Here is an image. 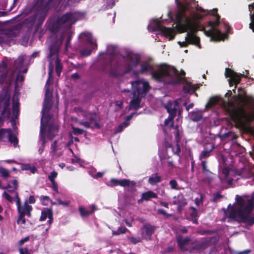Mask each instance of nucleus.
Here are the masks:
<instances>
[{
    "label": "nucleus",
    "instance_id": "obj_43",
    "mask_svg": "<svg viewBox=\"0 0 254 254\" xmlns=\"http://www.w3.org/2000/svg\"><path fill=\"white\" fill-rule=\"evenodd\" d=\"M72 128L73 132L75 134H82L84 132L83 129H80L78 127H74V126L72 125Z\"/></svg>",
    "mask_w": 254,
    "mask_h": 254
},
{
    "label": "nucleus",
    "instance_id": "obj_55",
    "mask_svg": "<svg viewBox=\"0 0 254 254\" xmlns=\"http://www.w3.org/2000/svg\"><path fill=\"white\" fill-rule=\"evenodd\" d=\"M158 212L159 213V214H161L166 217H169V215L168 214H167V213L163 209H159L158 210Z\"/></svg>",
    "mask_w": 254,
    "mask_h": 254
},
{
    "label": "nucleus",
    "instance_id": "obj_26",
    "mask_svg": "<svg viewBox=\"0 0 254 254\" xmlns=\"http://www.w3.org/2000/svg\"><path fill=\"white\" fill-rule=\"evenodd\" d=\"M157 195L152 191L149 190L142 194L141 198L143 200L148 201L151 198H157Z\"/></svg>",
    "mask_w": 254,
    "mask_h": 254
},
{
    "label": "nucleus",
    "instance_id": "obj_63",
    "mask_svg": "<svg viewBox=\"0 0 254 254\" xmlns=\"http://www.w3.org/2000/svg\"><path fill=\"white\" fill-rule=\"evenodd\" d=\"M29 201L30 203H34L35 202V198L33 196H31L29 198Z\"/></svg>",
    "mask_w": 254,
    "mask_h": 254
},
{
    "label": "nucleus",
    "instance_id": "obj_52",
    "mask_svg": "<svg viewBox=\"0 0 254 254\" xmlns=\"http://www.w3.org/2000/svg\"><path fill=\"white\" fill-rule=\"evenodd\" d=\"M30 166H31L28 164H24L22 165L21 169L23 170H29Z\"/></svg>",
    "mask_w": 254,
    "mask_h": 254
},
{
    "label": "nucleus",
    "instance_id": "obj_6",
    "mask_svg": "<svg viewBox=\"0 0 254 254\" xmlns=\"http://www.w3.org/2000/svg\"><path fill=\"white\" fill-rule=\"evenodd\" d=\"M83 17V14L79 12H76L73 13H68L63 15L58 18L56 22H53L51 27L52 31L54 32L56 31H61L62 34L60 38L56 42L53 41L50 46L52 47H58L62 44L65 34L68 35L66 40V46L67 47L70 40L69 28L77 20Z\"/></svg>",
    "mask_w": 254,
    "mask_h": 254
},
{
    "label": "nucleus",
    "instance_id": "obj_47",
    "mask_svg": "<svg viewBox=\"0 0 254 254\" xmlns=\"http://www.w3.org/2000/svg\"><path fill=\"white\" fill-rule=\"evenodd\" d=\"M209 156V151H202V152L201 153L200 156H199V158L200 159H202V158H206V157H207Z\"/></svg>",
    "mask_w": 254,
    "mask_h": 254
},
{
    "label": "nucleus",
    "instance_id": "obj_64",
    "mask_svg": "<svg viewBox=\"0 0 254 254\" xmlns=\"http://www.w3.org/2000/svg\"><path fill=\"white\" fill-rule=\"evenodd\" d=\"M71 76L74 78H78L79 77V75L77 73H74Z\"/></svg>",
    "mask_w": 254,
    "mask_h": 254
},
{
    "label": "nucleus",
    "instance_id": "obj_59",
    "mask_svg": "<svg viewBox=\"0 0 254 254\" xmlns=\"http://www.w3.org/2000/svg\"><path fill=\"white\" fill-rule=\"evenodd\" d=\"M251 252V250H246L242 252H239V254H249Z\"/></svg>",
    "mask_w": 254,
    "mask_h": 254
},
{
    "label": "nucleus",
    "instance_id": "obj_7",
    "mask_svg": "<svg viewBox=\"0 0 254 254\" xmlns=\"http://www.w3.org/2000/svg\"><path fill=\"white\" fill-rule=\"evenodd\" d=\"M140 60L139 55L132 52H127L121 58L116 56L111 61V66L113 68H123L126 72L133 71Z\"/></svg>",
    "mask_w": 254,
    "mask_h": 254
},
{
    "label": "nucleus",
    "instance_id": "obj_8",
    "mask_svg": "<svg viewBox=\"0 0 254 254\" xmlns=\"http://www.w3.org/2000/svg\"><path fill=\"white\" fill-rule=\"evenodd\" d=\"M132 100L130 101L129 109H137L140 107L141 99L144 97L150 89L149 83L143 79L137 80L131 82Z\"/></svg>",
    "mask_w": 254,
    "mask_h": 254
},
{
    "label": "nucleus",
    "instance_id": "obj_62",
    "mask_svg": "<svg viewBox=\"0 0 254 254\" xmlns=\"http://www.w3.org/2000/svg\"><path fill=\"white\" fill-rule=\"evenodd\" d=\"M244 150V148L239 144V154L242 153Z\"/></svg>",
    "mask_w": 254,
    "mask_h": 254
},
{
    "label": "nucleus",
    "instance_id": "obj_4",
    "mask_svg": "<svg viewBox=\"0 0 254 254\" xmlns=\"http://www.w3.org/2000/svg\"><path fill=\"white\" fill-rule=\"evenodd\" d=\"M135 75L139 73H150L152 77L159 81L167 84H176L179 83L182 79L185 72L181 74L174 67L167 65H161L157 69L155 70L153 64L150 62H144L141 64L139 71H133Z\"/></svg>",
    "mask_w": 254,
    "mask_h": 254
},
{
    "label": "nucleus",
    "instance_id": "obj_61",
    "mask_svg": "<svg viewBox=\"0 0 254 254\" xmlns=\"http://www.w3.org/2000/svg\"><path fill=\"white\" fill-rule=\"evenodd\" d=\"M160 204L161 205H162L163 206H164L166 208H168V204L167 203L164 202H160Z\"/></svg>",
    "mask_w": 254,
    "mask_h": 254
},
{
    "label": "nucleus",
    "instance_id": "obj_24",
    "mask_svg": "<svg viewBox=\"0 0 254 254\" xmlns=\"http://www.w3.org/2000/svg\"><path fill=\"white\" fill-rule=\"evenodd\" d=\"M47 218H49L48 222L50 225L53 221V212L51 210L45 208L42 211L40 220L41 221H45Z\"/></svg>",
    "mask_w": 254,
    "mask_h": 254
},
{
    "label": "nucleus",
    "instance_id": "obj_15",
    "mask_svg": "<svg viewBox=\"0 0 254 254\" xmlns=\"http://www.w3.org/2000/svg\"><path fill=\"white\" fill-rule=\"evenodd\" d=\"M181 102L182 99H179L173 102L170 101L165 105V107L170 115L175 116L178 112L179 115H180L181 111L180 109V104Z\"/></svg>",
    "mask_w": 254,
    "mask_h": 254
},
{
    "label": "nucleus",
    "instance_id": "obj_37",
    "mask_svg": "<svg viewBox=\"0 0 254 254\" xmlns=\"http://www.w3.org/2000/svg\"><path fill=\"white\" fill-rule=\"evenodd\" d=\"M57 200V202H52V204H53V205H55V204H59V205H64V206H68L69 203V201H62L61 199L60 198H57L56 199Z\"/></svg>",
    "mask_w": 254,
    "mask_h": 254
},
{
    "label": "nucleus",
    "instance_id": "obj_9",
    "mask_svg": "<svg viewBox=\"0 0 254 254\" xmlns=\"http://www.w3.org/2000/svg\"><path fill=\"white\" fill-rule=\"evenodd\" d=\"M242 198L239 196V223L243 222L249 226L254 224V217L251 218L254 208V193L247 200V203L243 209Z\"/></svg>",
    "mask_w": 254,
    "mask_h": 254
},
{
    "label": "nucleus",
    "instance_id": "obj_60",
    "mask_svg": "<svg viewBox=\"0 0 254 254\" xmlns=\"http://www.w3.org/2000/svg\"><path fill=\"white\" fill-rule=\"evenodd\" d=\"M135 114V113H132L131 114V115H130L129 116H128L127 118V120L125 122H127V123H128L129 121L130 120H131V119L132 118L133 116Z\"/></svg>",
    "mask_w": 254,
    "mask_h": 254
},
{
    "label": "nucleus",
    "instance_id": "obj_11",
    "mask_svg": "<svg viewBox=\"0 0 254 254\" xmlns=\"http://www.w3.org/2000/svg\"><path fill=\"white\" fill-rule=\"evenodd\" d=\"M75 111L79 116H83L88 121H80L79 124L86 128H92L99 129L101 127L100 124V118L95 113H89L83 111L80 108L75 109Z\"/></svg>",
    "mask_w": 254,
    "mask_h": 254
},
{
    "label": "nucleus",
    "instance_id": "obj_54",
    "mask_svg": "<svg viewBox=\"0 0 254 254\" xmlns=\"http://www.w3.org/2000/svg\"><path fill=\"white\" fill-rule=\"evenodd\" d=\"M20 254H28V250L26 248L20 249H19Z\"/></svg>",
    "mask_w": 254,
    "mask_h": 254
},
{
    "label": "nucleus",
    "instance_id": "obj_34",
    "mask_svg": "<svg viewBox=\"0 0 254 254\" xmlns=\"http://www.w3.org/2000/svg\"><path fill=\"white\" fill-rule=\"evenodd\" d=\"M174 117H175V116L170 115L169 118L165 121V122H164L165 125L166 126H169L171 127H172L173 126V120Z\"/></svg>",
    "mask_w": 254,
    "mask_h": 254
},
{
    "label": "nucleus",
    "instance_id": "obj_57",
    "mask_svg": "<svg viewBox=\"0 0 254 254\" xmlns=\"http://www.w3.org/2000/svg\"><path fill=\"white\" fill-rule=\"evenodd\" d=\"M29 238L28 237H25V238L21 239L19 241V243H20V244L22 245L25 242L28 241L29 240Z\"/></svg>",
    "mask_w": 254,
    "mask_h": 254
},
{
    "label": "nucleus",
    "instance_id": "obj_18",
    "mask_svg": "<svg viewBox=\"0 0 254 254\" xmlns=\"http://www.w3.org/2000/svg\"><path fill=\"white\" fill-rule=\"evenodd\" d=\"M225 216L230 220H236L238 214V205L237 203L231 205L229 204L227 210H223Z\"/></svg>",
    "mask_w": 254,
    "mask_h": 254
},
{
    "label": "nucleus",
    "instance_id": "obj_36",
    "mask_svg": "<svg viewBox=\"0 0 254 254\" xmlns=\"http://www.w3.org/2000/svg\"><path fill=\"white\" fill-rule=\"evenodd\" d=\"M40 200L42 201V204L44 205H48L49 202L51 201L49 196L44 195L40 196Z\"/></svg>",
    "mask_w": 254,
    "mask_h": 254
},
{
    "label": "nucleus",
    "instance_id": "obj_51",
    "mask_svg": "<svg viewBox=\"0 0 254 254\" xmlns=\"http://www.w3.org/2000/svg\"><path fill=\"white\" fill-rule=\"evenodd\" d=\"M52 185V189L56 192H58V186L56 182H51Z\"/></svg>",
    "mask_w": 254,
    "mask_h": 254
},
{
    "label": "nucleus",
    "instance_id": "obj_42",
    "mask_svg": "<svg viewBox=\"0 0 254 254\" xmlns=\"http://www.w3.org/2000/svg\"><path fill=\"white\" fill-rule=\"evenodd\" d=\"M58 175V173L54 171L52 172L50 174V175L49 176L48 178L51 182H55V179L57 178Z\"/></svg>",
    "mask_w": 254,
    "mask_h": 254
},
{
    "label": "nucleus",
    "instance_id": "obj_29",
    "mask_svg": "<svg viewBox=\"0 0 254 254\" xmlns=\"http://www.w3.org/2000/svg\"><path fill=\"white\" fill-rule=\"evenodd\" d=\"M161 181V178L157 174H155L152 175L149 178L148 182L152 185H154L156 183H159Z\"/></svg>",
    "mask_w": 254,
    "mask_h": 254
},
{
    "label": "nucleus",
    "instance_id": "obj_48",
    "mask_svg": "<svg viewBox=\"0 0 254 254\" xmlns=\"http://www.w3.org/2000/svg\"><path fill=\"white\" fill-rule=\"evenodd\" d=\"M23 63V57H19L18 59V65L17 66V70L19 72H20L21 71L20 68L22 66Z\"/></svg>",
    "mask_w": 254,
    "mask_h": 254
},
{
    "label": "nucleus",
    "instance_id": "obj_28",
    "mask_svg": "<svg viewBox=\"0 0 254 254\" xmlns=\"http://www.w3.org/2000/svg\"><path fill=\"white\" fill-rule=\"evenodd\" d=\"M82 35L86 37V40L90 44L92 49L96 47V42L93 40L92 35L90 33H84Z\"/></svg>",
    "mask_w": 254,
    "mask_h": 254
},
{
    "label": "nucleus",
    "instance_id": "obj_46",
    "mask_svg": "<svg viewBox=\"0 0 254 254\" xmlns=\"http://www.w3.org/2000/svg\"><path fill=\"white\" fill-rule=\"evenodd\" d=\"M169 184L171 185V188L172 189L177 190L178 184H177V182L175 180H171L169 182Z\"/></svg>",
    "mask_w": 254,
    "mask_h": 254
},
{
    "label": "nucleus",
    "instance_id": "obj_30",
    "mask_svg": "<svg viewBox=\"0 0 254 254\" xmlns=\"http://www.w3.org/2000/svg\"><path fill=\"white\" fill-rule=\"evenodd\" d=\"M190 215L192 218V220L193 223L197 224V210L195 208L193 207H191L190 209Z\"/></svg>",
    "mask_w": 254,
    "mask_h": 254
},
{
    "label": "nucleus",
    "instance_id": "obj_13",
    "mask_svg": "<svg viewBox=\"0 0 254 254\" xmlns=\"http://www.w3.org/2000/svg\"><path fill=\"white\" fill-rule=\"evenodd\" d=\"M18 34V26H13L4 32L0 30V44L9 43Z\"/></svg>",
    "mask_w": 254,
    "mask_h": 254
},
{
    "label": "nucleus",
    "instance_id": "obj_39",
    "mask_svg": "<svg viewBox=\"0 0 254 254\" xmlns=\"http://www.w3.org/2000/svg\"><path fill=\"white\" fill-rule=\"evenodd\" d=\"M128 239L133 244H136L140 242L141 241V238L139 237H128Z\"/></svg>",
    "mask_w": 254,
    "mask_h": 254
},
{
    "label": "nucleus",
    "instance_id": "obj_32",
    "mask_svg": "<svg viewBox=\"0 0 254 254\" xmlns=\"http://www.w3.org/2000/svg\"><path fill=\"white\" fill-rule=\"evenodd\" d=\"M117 53V48L113 45H109L107 47V54L112 56L115 55Z\"/></svg>",
    "mask_w": 254,
    "mask_h": 254
},
{
    "label": "nucleus",
    "instance_id": "obj_10",
    "mask_svg": "<svg viewBox=\"0 0 254 254\" xmlns=\"http://www.w3.org/2000/svg\"><path fill=\"white\" fill-rule=\"evenodd\" d=\"M217 10V9H214L208 12L209 13L215 16L216 21L209 22L207 26V29L204 30L205 34L211 37V40L214 41L223 40L227 37L226 33H222L220 29L217 27L220 19V16L215 13Z\"/></svg>",
    "mask_w": 254,
    "mask_h": 254
},
{
    "label": "nucleus",
    "instance_id": "obj_21",
    "mask_svg": "<svg viewBox=\"0 0 254 254\" xmlns=\"http://www.w3.org/2000/svg\"><path fill=\"white\" fill-rule=\"evenodd\" d=\"M140 231L141 234L144 239H149L154 232V229L150 225L145 224L141 228Z\"/></svg>",
    "mask_w": 254,
    "mask_h": 254
},
{
    "label": "nucleus",
    "instance_id": "obj_17",
    "mask_svg": "<svg viewBox=\"0 0 254 254\" xmlns=\"http://www.w3.org/2000/svg\"><path fill=\"white\" fill-rule=\"evenodd\" d=\"M14 197L16 198V205L19 214L23 215L30 216V212L32 210V206L27 204L26 202L23 206H20V199L18 196L17 193L15 194Z\"/></svg>",
    "mask_w": 254,
    "mask_h": 254
},
{
    "label": "nucleus",
    "instance_id": "obj_12",
    "mask_svg": "<svg viewBox=\"0 0 254 254\" xmlns=\"http://www.w3.org/2000/svg\"><path fill=\"white\" fill-rule=\"evenodd\" d=\"M149 30L152 31H159L169 40L174 38L176 31L174 29L168 28L161 25L160 20L158 19H153L148 26Z\"/></svg>",
    "mask_w": 254,
    "mask_h": 254
},
{
    "label": "nucleus",
    "instance_id": "obj_45",
    "mask_svg": "<svg viewBox=\"0 0 254 254\" xmlns=\"http://www.w3.org/2000/svg\"><path fill=\"white\" fill-rule=\"evenodd\" d=\"M18 224H24L25 223V219H24V216L22 214H19V217L17 221Z\"/></svg>",
    "mask_w": 254,
    "mask_h": 254
},
{
    "label": "nucleus",
    "instance_id": "obj_23",
    "mask_svg": "<svg viewBox=\"0 0 254 254\" xmlns=\"http://www.w3.org/2000/svg\"><path fill=\"white\" fill-rule=\"evenodd\" d=\"M19 114V102L18 95L14 94L13 97L12 101V124H14L13 120L16 119Z\"/></svg>",
    "mask_w": 254,
    "mask_h": 254
},
{
    "label": "nucleus",
    "instance_id": "obj_27",
    "mask_svg": "<svg viewBox=\"0 0 254 254\" xmlns=\"http://www.w3.org/2000/svg\"><path fill=\"white\" fill-rule=\"evenodd\" d=\"M199 86L197 84H193L191 83H188L185 85L184 90L186 92L192 93Z\"/></svg>",
    "mask_w": 254,
    "mask_h": 254
},
{
    "label": "nucleus",
    "instance_id": "obj_58",
    "mask_svg": "<svg viewBox=\"0 0 254 254\" xmlns=\"http://www.w3.org/2000/svg\"><path fill=\"white\" fill-rule=\"evenodd\" d=\"M32 173L34 174L37 171L36 168L34 166H30L29 170Z\"/></svg>",
    "mask_w": 254,
    "mask_h": 254
},
{
    "label": "nucleus",
    "instance_id": "obj_3",
    "mask_svg": "<svg viewBox=\"0 0 254 254\" xmlns=\"http://www.w3.org/2000/svg\"><path fill=\"white\" fill-rule=\"evenodd\" d=\"M225 75L229 78L228 81L231 87L234 86L232 90H230L226 94L227 99H222L218 97H212L209 99L205 107V110L213 108L216 105L219 104L223 107L226 111L232 117L237 116L238 114V96L236 92V87L238 83L237 73L232 69L226 68Z\"/></svg>",
    "mask_w": 254,
    "mask_h": 254
},
{
    "label": "nucleus",
    "instance_id": "obj_19",
    "mask_svg": "<svg viewBox=\"0 0 254 254\" xmlns=\"http://www.w3.org/2000/svg\"><path fill=\"white\" fill-rule=\"evenodd\" d=\"M64 147L62 139L56 140L51 144V151L50 153L53 156H60L62 155V150Z\"/></svg>",
    "mask_w": 254,
    "mask_h": 254
},
{
    "label": "nucleus",
    "instance_id": "obj_41",
    "mask_svg": "<svg viewBox=\"0 0 254 254\" xmlns=\"http://www.w3.org/2000/svg\"><path fill=\"white\" fill-rule=\"evenodd\" d=\"M129 124V123H127V122H124L122 124L120 125L117 128L116 132H121L123 129L127 127Z\"/></svg>",
    "mask_w": 254,
    "mask_h": 254
},
{
    "label": "nucleus",
    "instance_id": "obj_5",
    "mask_svg": "<svg viewBox=\"0 0 254 254\" xmlns=\"http://www.w3.org/2000/svg\"><path fill=\"white\" fill-rule=\"evenodd\" d=\"M253 97L248 95L244 88L239 87V131L254 135V112L251 104Z\"/></svg>",
    "mask_w": 254,
    "mask_h": 254
},
{
    "label": "nucleus",
    "instance_id": "obj_22",
    "mask_svg": "<svg viewBox=\"0 0 254 254\" xmlns=\"http://www.w3.org/2000/svg\"><path fill=\"white\" fill-rule=\"evenodd\" d=\"M0 105H2V110L1 111V115L6 118H9L10 117L9 98L5 99L0 102Z\"/></svg>",
    "mask_w": 254,
    "mask_h": 254
},
{
    "label": "nucleus",
    "instance_id": "obj_40",
    "mask_svg": "<svg viewBox=\"0 0 254 254\" xmlns=\"http://www.w3.org/2000/svg\"><path fill=\"white\" fill-rule=\"evenodd\" d=\"M11 184L12 185V186H11V185L10 184H8V187L9 188H13L12 191L16 190L18 188V183H17V180H12V181L11 182ZM11 191H12V190H8V191H9V192H11Z\"/></svg>",
    "mask_w": 254,
    "mask_h": 254
},
{
    "label": "nucleus",
    "instance_id": "obj_31",
    "mask_svg": "<svg viewBox=\"0 0 254 254\" xmlns=\"http://www.w3.org/2000/svg\"><path fill=\"white\" fill-rule=\"evenodd\" d=\"M189 242V239L188 238H186L183 239L182 238L178 239V245L180 249L183 251L186 250L184 247Z\"/></svg>",
    "mask_w": 254,
    "mask_h": 254
},
{
    "label": "nucleus",
    "instance_id": "obj_33",
    "mask_svg": "<svg viewBox=\"0 0 254 254\" xmlns=\"http://www.w3.org/2000/svg\"><path fill=\"white\" fill-rule=\"evenodd\" d=\"M127 229L126 227H119L118 230L116 231H113V235H118L121 234H125L127 232Z\"/></svg>",
    "mask_w": 254,
    "mask_h": 254
},
{
    "label": "nucleus",
    "instance_id": "obj_14",
    "mask_svg": "<svg viewBox=\"0 0 254 254\" xmlns=\"http://www.w3.org/2000/svg\"><path fill=\"white\" fill-rule=\"evenodd\" d=\"M0 140L3 141L8 140L13 144L14 147H16L18 143L17 138L12 133L10 128L0 129Z\"/></svg>",
    "mask_w": 254,
    "mask_h": 254
},
{
    "label": "nucleus",
    "instance_id": "obj_25",
    "mask_svg": "<svg viewBox=\"0 0 254 254\" xmlns=\"http://www.w3.org/2000/svg\"><path fill=\"white\" fill-rule=\"evenodd\" d=\"M223 174L225 175V180L227 182L228 185H232L233 179H231L229 177L232 176L234 174H237V172H235L234 170L232 169H228L225 168L222 170Z\"/></svg>",
    "mask_w": 254,
    "mask_h": 254
},
{
    "label": "nucleus",
    "instance_id": "obj_35",
    "mask_svg": "<svg viewBox=\"0 0 254 254\" xmlns=\"http://www.w3.org/2000/svg\"><path fill=\"white\" fill-rule=\"evenodd\" d=\"M79 211L80 214L82 216H86L89 214H92L94 210L92 211H87L84 207H80L79 208Z\"/></svg>",
    "mask_w": 254,
    "mask_h": 254
},
{
    "label": "nucleus",
    "instance_id": "obj_53",
    "mask_svg": "<svg viewBox=\"0 0 254 254\" xmlns=\"http://www.w3.org/2000/svg\"><path fill=\"white\" fill-rule=\"evenodd\" d=\"M201 165L202 169L204 172H208V170L207 169L206 162L205 161H202Z\"/></svg>",
    "mask_w": 254,
    "mask_h": 254
},
{
    "label": "nucleus",
    "instance_id": "obj_38",
    "mask_svg": "<svg viewBox=\"0 0 254 254\" xmlns=\"http://www.w3.org/2000/svg\"><path fill=\"white\" fill-rule=\"evenodd\" d=\"M0 173L1 174V175L3 177L7 178L9 175L10 171L5 168L0 167Z\"/></svg>",
    "mask_w": 254,
    "mask_h": 254
},
{
    "label": "nucleus",
    "instance_id": "obj_1",
    "mask_svg": "<svg viewBox=\"0 0 254 254\" xmlns=\"http://www.w3.org/2000/svg\"><path fill=\"white\" fill-rule=\"evenodd\" d=\"M58 53V47H50V53L48 56L50 61L49 66V79H48L45 88V98L43 104L42 110V117L41 121V141L42 142L43 146H44L46 140L45 136L48 138L52 139L58 132V125L57 123L51 117L50 109L51 107V98L52 94L50 92L48 87L50 78L52 76V73L54 70V65L52 64V60H56V71L57 75L59 76L62 70V65L57 57Z\"/></svg>",
    "mask_w": 254,
    "mask_h": 254
},
{
    "label": "nucleus",
    "instance_id": "obj_16",
    "mask_svg": "<svg viewBox=\"0 0 254 254\" xmlns=\"http://www.w3.org/2000/svg\"><path fill=\"white\" fill-rule=\"evenodd\" d=\"M52 0H38L36 4L37 15H45L49 9Z\"/></svg>",
    "mask_w": 254,
    "mask_h": 254
},
{
    "label": "nucleus",
    "instance_id": "obj_56",
    "mask_svg": "<svg viewBox=\"0 0 254 254\" xmlns=\"http://www.w3.org/2000/svg\"><path fill=\"white\" fill-rule=\"evenodd\" d=\"M173 151L175 154H178L180 151V147L178 145H177L175 148H173Z\"/></svg>",
    "mask_w": 254,
    "mask_h": 254
},
{
    "label": "nucleus",
    "instance_id": "obj_20",
    "mask_svg": "<svg viewBox=\"0 0 254 254\" xmlns=\"http://www.w3.org/2000/svg\"><path fill=\"white\" fill-rule=\"evenodd\" d=\"M111 182L113 186H121L123 187H133L135 186L136 183L133 181L128 179L118 180L116 179H112Z\"/></svg>",
    "mask_w": 254,
    "mask_h": 254
},
{
    "label": "nucleus",
    "instance_id": "obj_44",
    "mask_svg": "<svg viewBox=\"0 0 254 254\" xmlns=\"http://www.w3.org/2000/svg\"><path fill=\"white\" fill-rule=\"evenodd\" d=\"M246 74H245L244 72H243L242 73H239V83L241 82V79L242 77H245L246 78H250L249 77V71L248 70H246Z\"/></svg>",
    "mask_w": 254,
    "mask_h": 254
},
{
    "label": "nucleus",
    "instance_id": "obj_49",
    "mask_svg": "<svg viewBox=\"0 0 254 254\" xmlns=\"http://www.w3.org/2000/svg\"><path fill=\"white\" fill-rule=\"evenodd\" d=\"M2 196L3 197H5V198L9 201L10 202H12L13 199H14V197H12L11 196H10L6 192H4L3 194H2Z\"/></svg>",
    "mask_w": 254,
    "mask_h": 254
},
{
    "label": "nucleus",
    "instance_id": "obj_50",
    "mask_svg": "<svg viewBox=\"0 0 254 254\" xmlns=\"http://www.w3.org/2000/svg\"><path fill=\"white\" fill-rule=\"evenodd\" d=\"M91 50L87 49H84L81 51V54L84 56H87L90 55Z\"/></svg>",
    "mask_w": 254,
    "mask_h": 254
},
{
    "label": "nucleus",
    "instance_id": "obj_2",
    "mask_svg": "<svg viewBox=\"0 0 254 254\" xmlns=\"http://www.w3.org/2000/svg\"><path fill=\"white\" fill-rule=\"evenodd\" d=\"M175 0L178 9L174 17L177 22L176 27L178 32L181 33L187 32V33L185 37V41L182 42H178V44L181 47H185L189 44H192L200 48L199 44V38L194 34V33L197 30V21L201 19L202 16L191 12H189V14L187 13L190 7H192L191 4L190 5L188 0H185V5L180 2L179 0Z\"/></svg>",
    "mask_w": 254,
    "mask_h": 254
}]
</instances>
